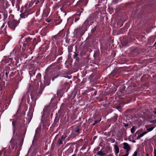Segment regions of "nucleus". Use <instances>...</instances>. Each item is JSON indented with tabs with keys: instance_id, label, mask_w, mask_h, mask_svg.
Returning a JSON list of instances; mask_svg holds the SVG:
<instances>
[{
	"instance_id": "40",
	"label": "nucleus",
	"mask_w": 156,
	"mask_h": 156,
	"mask_svg": "<svg viewBox=\"0 0 156 156\" xmlns=\"http://www.w3.org/2000/svg\"><path fill=\"white\" fill-rule=\"evenodd\" d=\"M64 92L61 89L57 91V94L58 97H61L62 96Z\"/></svg>"
},
{
	"instance_id": "35",
	"label": "nucleus",
	"mask_w": 156,
	"mask_h": 156,
	"mask_svg": "<svg viewBox=\"0 0 156 156\" xmlns=\"http://www.w3.org/2000/svg\"><path fill=\"white\" fill-rule=\"evenodd\" d=\"M99 31L98 27L97 25L96 26L91 30V33L95 34H96Z\"/></svg>"
},
{
	"instance_id": "49",
	"label": "nucleus",
	"mask_w": 156,
	"mask_h": 156,
	"mask_svg": "<svg viewBox=\"0 0 156 156\" xmlns=\"http://www.w3.org/2000/svg\"><path fill=\"white\" fill-rule=\"evenodd\" d=\"M136 0V5L137 6L139 5L142 4L143 3V1L142 0Z\"/></svg>"
},
{
	"instance_id": "34",
	"label": "nucleus",
	"mask_w": 156,
	"mask_h": 156,
	"mask_svg": "<svg viewBox=\"0 0 156 156\" xmlns=\"http://www.w3.org/2000/svg\"><path fill=\"white\" fill-rule=\"evenodd\" d=\"M65 137L63 136H62L61 137L59 138L58 141L57 145H59L60 146L61 144H63V142L64 140Z\"/></svg>"
},
{
	"instance_id": "10",
	"label": "nucleus",
	"mask_w": 156,
	"mask_h": 156,
	"mask_svg": "<svg viewBox=\"0 0 156 156\" xmlns=\"http://www.w3.org/2000/svg\"><path fill=\"white\" fill-rule=\"evenodd\" d=\"M20 18H19L18 20H14L7 21V24L9 28L12 30H14L16 27L19 25L20 23Z\"/></svg>"
},
{
	"instance_id": "50",
	"label": "nucleus",
	"mask_w": 156,
	"mask_h": 156,
	"mask_svg": "<svg viewBox=\"0 0 156 156\" xmlns=\"http://www.w3.org/2000/svg\"><path fill=\"white\" fill-rule=\"evenodd\" d=\"M10 72V70L9 69H7L6 70H4V73L5 74V75L6 76L8 77H9L8 75H9V73Z\"/></svg>"
},
{
	"instance_id": "37",
	"label": "nucleus",
	"mask_w": 156,
	"mask_h": 156,
	"mask_svg": "<svg viewBox=\"0 0 156 156\" xmlns=\"http://www.w3.org/2000/svg\"><path fill=\"white\" fill-rule=\"evenodd\" d=\"M77 102L78 101H76L75 99H74L73 98L72 100V103L73 104V108H75L76 109H77V107L76 106V105H77Z\"/></svg>"
},
{
	"instance_id": "7",
	"label": "nucleus",
	"mask_w": 156,
	"mask_h": 156,
	"mask_svg": "<svg viewBox=\"0 0 156 156\" xmlns=\"http://www.w3.org/2000/svg\"><path fill=\"white\" fill-rule=\"evenodd\" d=\"M53 74H51L45 70V75L44 76V87L42 88V84L41 83V84L40 87V89L38 90H40V89L44 88L47 86L49 85L50 83L51 79L53 78L54 77V76H53ZM43 90H42V91Z\"/></svg>"
},
{
	"instance_id": "29",
	"label": "nucleus",
	"mask_w": 156,
	"mask_h": 156,
	"mask_svg": "<svg viewBox=\"0 0 156 156\" xmlns=\"http://www.w3.org/2000/svg\"><path fill=\"white\" fill-rule=\"evenodd\" d=\"M126 88V87L124 85H123L119 87V92L120 93H121L120 95H122L124 94V93H125Z\"/></svg>"
},
{
	"instance_id": "30",
	"label": "nucleus",
	"mask_w": 156,
	"mask_h": 156,
	"mask_svg": "<svg viewBox=\"0 0 156 156\" xmlns=\"http://www.w3.org/2000/svg\"><path fill=\"white\" fill-rule=\"evenodd\" d=\"M148 112V116L150 117H151L153 116V113H154V114H156V108H154V110L152 109H150Z\"/></svg>"
},
{
	"instance_id": "25",
	"label": "nucleus",
	"mask_w": 156,
	"mask_h": 156,
	"mask_svg": "<svg viewBox=\"0 0 156 156\" xmlns=\"http://www.w3.org/2000/svg\"><path fill=\"white\" fill-rule=\"evenodd\" d=\"M62 39L57 34L52 36L51 39L52 41V43H54V42L62 40Z\"/></svg>"
},
{
	"instance_id": "51",
	"label": "nucleus",
	"mask_w": 156,
	"mask_h": 156,
	"mask_svg": "<svg viewBox=\"0 0 156 156\" xmlns=\"http://www.w3.org/2000/svg\"><path fill=\"white\" fill-rule=\"evenodd\" d=\"M29 74L30 75V77L33 76L35 75V70H33L31 71H30L29 72Z\"/></svg>"
},
{
	"instance_id": "9",
	"label": "nucleus",
	"mask_w": 156,
	"mask_h": 156,
	"mask_svg": "<svg viewBox=\"0 0 156 156\" xmlns=\"http://www.w3.org/2000/svg\"><path fill=\"white\" fill-rule=\"evenodd\" d=\"M12 97L11 95L7 98L5 100L4 104H0V112L2 113L5 110L7 109L11 101Z\"/></svg>"
},
{
	"instance_id": "59",
	"label": "nucleus",
	"mask_w": 156,
	"mask_h": 156,
	"mask_svg": "<svg viewBox=\"0 0 156 156\" xmlns=\"http://www.w3.org/2000/svg\"><path fill=\"white\" fill-rule=\"evenodd\" d=\"M14 16L12 14H10L9 16L8 21H10L15 20V19H14Z\"/></svg>"
},
{
	"instance_id": "39",
	"label": "nucleus",
	"mask_w": 156,
	"mask_h": 156,
	"mask_svg": "<svg viewBox=\"0 0 156 156\" xmlns=\"http://www.w3.org/2000/svg\"><path fill=\"white\" fill-rule=\"evenodd\" d=\"M118 116L117 115L115 114L113 117L110 119V122L112 123L116 122Z\"/></svg>"
},
{
	"instance_id": "53",
	"label": "nucleus",
	"mask_w": 156,
	"mask_h": 156,
	"mask_svg": "<svg viewBox=\"0 0 156 156\" xmlns=\"http://www.w3.org/2000/svg\"><path fill=\"white\" fill-rule=\"evenodd\" d=\"M101 120V118L99 117L98 119L94 121V123L92 124L93 126H94L97 123L99 122Z\"/></svg>"
},
{
	"instance_id": "52",
	"label": "nucleus",
	"mask_w": 156,
	"mask_h": 156,
	"mask_svg": "<svg viewBox=\"0 0 156 156\" xmlns=\"http://www.w3.org/2000/svg\"><path fill=\"white\" fill-rule=\"evenodd\" d=\"M15 73L13 71H12L10 70V72L9 73V79L12 78V77H13L15 75Z\"/></svg>"
},
{
	"instance_id": "28",
	"label": "nucleus",
	"mask_w": 156,
	"mask_h": 156,
	"mask_svg": "<svg viewBox=\"0 0 156 156\" xmlns=\"http://www.w3.org/2000/svg\"><path fill=\"white\" fill-rule=\"evenodd\" d=\"M126 88V87L124 85H123L119 87V92L120 93H121L120 95H122L124 94V93H125Z\"/></svg>"
},
{
	"instance_id": "4",
	"label": "nucleus",
	"mask_w": 156,
	"mask_h": 156,
	"mask_svg": "<svg viewBox=\"0 0 156 156\" xmlns=\"http://www.w3.org/2000/svg\"><path fill=\"white\" fill-rule=\"evenodd\" d=\"M62 65L58 64L56 63H53L48 67L46 70L51 74H53L54 77L53 78L52 80L53 81L54 79L58 76V71L61 69Z\"/></svg>"
},
{
	"instance_id": "42",
	"label": "nucleus",
	"mask_w": 156,
	"mask_h": 156,
	"mask_svg": "<svg viewBox=\"0 0 156 156\" xmlns=\"http://www.w3.org/2000/svg\"><path fill=\"white\" fill-rule=\"evenodd\" d=\"M44 0H35L34 1V3H35L36 5L39 4L40 5H41L44 2Z\"/></svg>"
},
{
	"instance_id": "32",
	"label": "nucleus",
	"mask_w": 156,
	"mask_h": 156,
	"mask_svg": "<svg viewBox=\"0 0 156 156\" xmlns=\"http://www.w3.org/2000/svg\"><path fill=\"white\" fill-rule=\"evenodd\" d=\"M135 6V5L133 2L130 3H126L125 5V6L126 8L130 9L133 8Z\"/></svg>"
},
{
	"instance_id": "5",
	"label": "nucleus",
	"mask_w": 156,
	"mask_h": 156,
	"mask_svg": "<svg viewBox=\"0 0 156 156\" xmlns=\"http://www.w3.org/2000/svg\"><path fill=\"white\" fill-rule=\"evenodd\" d=\"M53 111V109L50 106L46 107L43 110V114L41 120V122H45L48 121L49 120V115H50L51 117H52Z\"/></svg>"
},
{
	"instance_id": "6",
	"label": "nucleus",
	"mask_w": 156,
	"mask_h": 156,
	"mask_svg": "<svg viewBox=\"0 0 156 156\" xmlns=\"http://www.w3.org/2000/svg\"><path fill=\"white\" fill-rule=\"evenodd\" d=\"M57 48L55 45L51 46L49 54L46 58V60L50 62L54 61L57 56Z\"/></svg>"
},
{
	"instance_id": "18",
	"label": "nucleus",
	"mask_w": 156,
	"mask_h": 156,
	"mask_svg": "<svg viewBox=\"0 0 156 156\" xmlns=\"http://www.w3.org/2000/svg\"><path fill=\"white\" fill-rule=\"evenodd\" d=\"M41 133V129L39 127L37 128L35 130V133L32 143L33 145L34 144L35 141H36L38 138L40 136Z\"/></svg>"
},
{
	"instance_id": "20",
	"label": "nucleus",
	"mask_w": 156,
	"mask_h": 156,
	"mask_svg": "<svg viewBox=\"0 0 156 156\" xmlns=\"http://www.w3.org/2000/svg\"><path fill=\"white\" fill-rule=\"evenodd\" d=\"M5 148L3 149L0 152V156L3 154L4 156H10V155L11 151L9 149L4 150Z\"/></svg>"
},
{
	"instance_id": "46",
	"label": "nucleus",
	"mask_w": 156,
	"mask_h": 156,
	"mask_svg": "<svg viewBox=\"0 0 156 156\" xmlns=\"http://www.w3.org/2000/svg\"><path fill=\"white\" fill-rule=\"evenodd\" d=\"M27 97H29V94L27 92L23 96L21 99L22 102L24 101H25V98ZM28 98H29V97Z\"/></svg>"
},
{
	"instance_id": "45",
	"label": "nucleus",
	"mask_w": 156,
	"mask_h": 156,
	"mask_svg": "<svg viewBox=\"0 0 156 156\" xmlns=\"http://www.w3.org/2000/svg\"><path fill=\"white\" fill-rule=\"evenodd\" d=\"M37 40L36 38H34L32 40V45L33 47L35 46L38 43Z\"/></svg>"
},
{
	"instance_id": "11",
	"label": "nucleus",
	"mask_w": 156,
	"mask_h": 156,
	"mask_svg": "<svg viewBox=\"0 0 156 156\" xmlns=\"http://www.w3.org/2000/svg\"><path fill=\"white\" fill-rule=\"evenodd\" d=\"M88 0H79V16H80L81 12L84 10L83 8L88 3Z\"/></svg>"
},
{
	"instance_id": "12",
	"label": "nucleus",
	"mask_w": 156,
	"mask_h": 156,
	"mask_svg": "<svg viewBox=\"0 0 156 156\" xmlns=\"http://www.w3.org/2000/svg\"><path fill=\"white\" fill-rule=\"evenodd\" d=\"M21 46L20 45H17L15 48L10 53V56L12 55L15 56L16 55H19L22 54L21 51Z\"/></svg>"
},
{
	"instance_id": "17",
	"label": "nucleus",
	"mask_w": 156,
	"mask_h": 156,
	"mask_svg": "<svg viewBox=\"0 0 156 156\" xmlns=\"http://www.w3.org/2000/svg\"><path fill=\"white\" fill-rule=\"evenodd\" d=\"M33 12L32 10L28 9L26 10L25 12L20 14V16L21 18H25L27 17L28 16Z\"/></svg>"
},
{
	"instance_id": "62",
	"label": "nucleus",
	"mask_w": 156,
	"mask_h": 156,
	"mask_svg": "<svg viewBox=\"0 0 156 156\" xmlns=\"http://www.w3.org/2000/svg\"><path fill=\"white\" fill-rule=\"evenodd\" d=\"M97 154L98 155H99V156H103V155L105 154V153H104L103 152H101V151H98V152Z\"/></svg>"
},
{
	"instance_id": "48",
	"label": "nucleus",
	"mask_w": 156,
	"mask_h": 156,
	"mask_svg": "<svg viewBox=\"0 0 156 156\" xmlns=\"http://www.w3.org/2000/svg\"><path fill=\"white\" fill-rule=\"evenodd\" d=\"M114 147L115 149V152L116 154H118L119 152V147L117 145H114Z\"/></svg>"
},
{
	"instance_id": "26",
	"label": "nucleus",
	"mask_w": 156,
	"mask_h": 156,
	"mask_svg": "<svg viewBox=\"0 0 156 156\" xmlns=\"http://www.w3.org/2000/svg\"><path fill=\"white\" fill-rule=\"evenodd\" d=\"M123 148L126 150V152L129 153V151L130 150L131 147L127 143H124L123 144Z\"/></svg>"
},
{
	"instance_id": "58",
	"label": "nucleus",
	"mask_w": 156,
	"mask_h": 156,
	"mask_svg": "<svg viewBox=\"0 0 156 156\" xmlns=\"http://www.w3.org/2000/svg\"><path fill=\"white\" fill-rule=\"evenodd\" d=\"M5 44L4 43L3 44H1L0 45V51L3 50L5 48Z\"/></svg>"
},
{
	"instance_id": "21",
	"label": "nucleus",
	"mask_w": 156,
	"mask_h": 156,
	"mask_svg": "<svg viewBox=\"0 0 156 156\" xmlns=\"http://www.w3.org/2000/svg\"><path fill=\"white\" fill-rule=\"evenodd\" d=\"M135 87L134 86L130 85L126 89L125 91V94H132L134 91V88Z\"/></svg>"
},
{
	"instance_id": "23",
	"label": "nucleus",
	"mask_w": 156,
	"mask_h": 156,
	"mask_svg": "<svg viewBox=\"0 0 156 156\" xmlns=\"http://www.w3.org/2000/svg\"><path fill=\"white\" fill-rule=\"evenodd\" d=\"M72 21V24L73 23V21L74 22H76L78 20V14H76L73 16L69 19L68 21Z\"/></svg>"
},
{
	"instance_id": "38",
	"label": "nucleus",
	"mask_w": 156,
	"mask_h": 156,
	"mask_svg": "<svg viewBox=\"0 0 156 156\" xmlns=\"http://www.w3.org/2000/svg\"><path fill=\"white\" fill-rule=\"evenodd\" d=\"M11 38H12L10 36H5L4 38V43L5 44H7L9 42Z\"/></svg>"
},
{
	"instance_id": "1",
	"label": "nucleus",
	"mask_w": 156,
	"mask_h": 156,
	"mask_svg": "<svg viewBox=\"0 0 156 156\" xmlns=\"http://www.w3.org/2000/svg\"><path fill=\"white\" fill-rule=\"evenodd\" d=\"M12 120V124L13 126V136L17 137L16 141L12 142L11 144V147L12 149L13 150L15 147L17 148L18 143L20 147L23 145L24 138L23 136L22 133L20 132L22 131V128L25 129V120L24 117L23 116L18 117L16 120L13 119H11Z\"/></svg>"
},
{
	"instance_id": "47",
	"label": "nucleus",
	"mask_w": 156,
	"mask_h": 156,
	"mask_svg": "<svg viewBox=\"0 0 156 156\" xmlns=\"http://www.w3.org/2000/svg\"><path fill=\"white\" fill-rule=\"evenodd\" d=\"M100 54V53L99 51H96L95 52L94 54V56L95 58H98Z\"/></svg>"
},
{
	"instance_id": "8",
	"label": "nucleus",
	"mask_w": 156,
	"mask_h": 156,
	"mask_svg": "<svg viewBox=\"0 0 156 156\" xmlns=\"http://www.w3.org/2000/svg\"><path fill=\"white\" fill-rule=\"evenodd\" d=\"M73 58L71 62L74 63L73 68L75 70V71H77L78 70V51L77 45L75 46V51L73 52Z\"/></svg>"
},
{
	"instance_id": "61",
	"label": "nucleus",
	"mask_w": 156,
	"mask_h": 156,
	"mask_svg": "<svg viewBox=\"0 0 156 156\" xmlns=\"http://www.w3.org/2000/svg\"><path fill=\"white\" fill-rule=\"evenodd\" d=\"M123 126L125 127L126 128H128L130 127V125H129L128 123H126L125 122H123Z\"/></svg>"
},
{
	"instance_id": "54",
	"label": "nucleus",
	"mask_w": 156,
	"mask_h": 156,
	"mask_svg": "<svg viewBox=\"0 0 156 156\" xmlns=\"http://www.w3.org/2000/svg\"><path fill=\"white\" fill-rule=\"evenodd\" d=\"M122 0H113L111 2L112 5H115L120 2Z\"/></svg>"
},
{
	"instance_id": "33",
	"label": "nucleus",
	"mask_w": 156,
	"mask_h": 156,
	"mask_svg": "<svg viewBox=\"0 0 156 156\" xmlns=\"http://www.w3.org/2000/svg\"><path fill=\"white\" fill-rule=\"evenodd\" d=\"M66 31L64 29H62L60 30L57 34L62 39L64 36L65 35Z\"/></svg>"
},
{
	"instance_id": "44",
	"label": "nucleus",
	"mask_w": 156,
	"mask_h": 156,
	"mask_svg": "<svg viewBox=\"0 0 156 156\" xmlns=\"http://www.w3.org/2000/svg\"><path fill=\"white\" fill-rule=\"evenodd\" d=\"M45 54H40V52L38 54V56L37 57V59L38 60H40L41 59L44 58V55Z\"/></svg>"
},
{
	"instance_id": "15",
	"label": "nucleus",
	"mask_w": 156,
	"mask_h": 156,
	"mask_svg": "<svg viewBox=\"0 0 156 156\" xmlns=\"http://www.w3.org/2000/svg\"><path fill=\"white\" fill-rule=\"evenodd\" d=\"M120 70L119 68H116L114 69L109 74V77L111 78L112 77L117 78L120 73Z\"/></svg>"
},
{
	"instance_id": "22",
	"label": "nucleus",
	"mask_w": 156,
	"mask_h": 156,
	"mask_svg": "<svg viewBox=\"0 0 156 156\" xmlns=\"http://www.w3.org/2000/svg\"><path fill=\"white\" fill-rule=\"evenodd\" d=\"M37 26V25L35 21L34 20H31L29 23L28 27H29V28L30 29H35Z\"/></svg>"
},
{
	"instance_id": "14",
	"label": "nucleus",
	"mask_w": 156,
	"mask_h": 156,
	"mask_svg": "<svg viewBox=\"0 0 156 156\" xmlns=\"http://www.w3.org/2000/svg\"><path fill=\"white\" fill-rule=\"evenodd\" d=\"M32 38H30V37H25L23 40V42H22V43H23V47L22 49L24 50L27 47L29 46L32 44Z\"/></svg>"
},
{
	"instance_id": "2",
	"label": "nucleus",
	"mask_w": 156,
	"mask_h": 156,
	"mask_svg": "<svg viewBox=\"0 0 156 156\" xmlns=\"http://www.w3.org/2000/svg\"><path fill=\"white\" fill-rule=\"evenodd\" d=\"M37 90L38 88L35 86L34 87L30 94L32 102H31L30 104L29 111L27 114V117L26 118V122L28 124L30 123L32 119L36 101L42 93V89H40L38 91Z\"/></svg>"
},
{
	"instance_id": "19",
	"label": "nucleus",
	"mask_w": 156,
	"mask_h": 156,
	"mask_svg": "<svg viewBox=\"0 0 156 156\" xmlns=\"http://www.w3.org/2000/svg\"><path fill=\"white\" fill-rule=\"evenodd\" d=\"M72 129V136L75 137L78 134V125H76L73 126Z\"/></svg>"
},
{
	"instance_id": "63",
	"label": "nucleus",
	"mask_w": 156,
	"mask_h": 156,
	"mask_svg": "<svg viewBox=\"0 0 156 156\" xmlns=\"http://www.w3.org/2000/svg\"><path fill=\"white\" fill-rule=\"evenodd\" d=\"M84 118H83L80 117L79 119V124L80 123V125L83 122V120H84Z\"/></svg>"
},
{
	"instance_id": "31",
	"label": "nucleus",
	"mask_w": 156,
	"mask_h": 156,
	"mask_svg": "<svg viewBox=\"0 0 156 156\" xmlns=\"http://www.w3.org/2000/svg\"><path fill=\"white\" fill-rule=\"evenodd\" d=\"M9 77H8L5 75V74L3 73H1L0 74V80H4L6 81H8L9 80Z\"/></svg>"
},
{
	"instance_id": "41",
	"label": "nucleus",
	"mask_w": 156,
	"mask_h": 156,
	"mask_svg": "<svg viewBox=\"0 0 156 156\" xmlns=\"http://www.w3.org/2000/svg\"><path fill=\"white\" fill-rule=\"evenodd\" d=\"M94 90V89L91 87H88L87 88V89L85 90L84 92V93L85 94H87V93L91 91H93Z\"/></svg>"
},
{
	"instance_id": "27",
	"label": "nucleus",
	"mask_w": 156,
	"mask_h": 156,
	"mask_svg": "<svg viewBox=\"0 0 156 156\" xmlns=\"http://www.w3.org/2000/svg\"><path fill=\"white\" fill-rule=\"evenodd\" d=\"M64 51L63 47H59L57 48V55H62Z\"/></svg>"
},
{
	"instance_id": "57",
	"label": "nucleus",
	"mask_w": 156,
	"mask_h": 156,
	"mask_svg": "<svg viewBox=\"0 0 156 156\" xmlns=\"http://www.w3.org/2000/svg\"><path fill=\"white\" fill-rule=\"evenodd\" d=\"M4 27L5 24H3L0 28V35L2 33H4V31L2 30V29Z\"/></svg>"
},
{
	"instance_id": "16",
	"label": "nucleus",
	"mask_w": 156,
	"mask_h": 156,
	"mask_svg": "<svg viewBox=\"0 0 156 156\" xmlns=\"http://www.w3.org/2000/svg\"><path fill=\"white\" fill-rule=\"evenodd\" d=\"M144 12V10L143 9H141L137 11V12L136 11H133L132 13V14H133L135 15V14L136 13H138L136 18L140 20V21H141V19L143 17V14Z\"/></svg>"
},
{
	"instance_id": "55",
	"label": "nucleus",
	"mask_w": 156,
	"mask_h": 156,
	"mask_svg": "<svg viewBox=\"0 0 156 156\" xmlns=\"http://www.w3.org/2000/svg\"><path fill=\"white\" fill-rule=\"evenodd\" d=\"M74 35L75 37H77L78 36V28H77L74 30Z\"/></svg>"
},
{
	"instance_id": "3",
	"label": "nucleus",
	"mask_w": 156,
	"mask_h": 156,
	"mask_svg": "<svg viewBox=\"0 0 156 156\" xmlns=\"http://www.w3.org/2000/svg\"><path fill=\"white\" fill-rule=\"evenodd\" d=\"M96 21V15L94 13L90 14L85 21L81 28H79V34L80 36H82L85 31L87 30V27L90 25H92Z\"/></svg>"
},
{
	"instance_id": "60",
	"label": "nucleus",
	"mask_w": 156,
	"mask_h": 156,
	"mask_svg": "<svg viewBox=\"0 0 156 156\" xmlns=\"http://www.w3.org/2000/svg\"><path fill=\"white\" fill-rule=\"evenodd\" d=\"M73 49V45H70L68 46V51L69 53L72 51Z\"/></svg>"
},
{
	"instance_id": "24",
	"label": "nucleus",
	"mask_w": 156,
	"mask_h": 156,
	"mask_svg": "<svg viewBox=\"0 0 156 156\" xmlns=\"http://www.w3.org/2000/svg\"><path fill=\"white\" fill-rule=\"evenodd\" d=\"M62 21V20L61 19L60 17L59 16H57L54 20V23L56 25L59 24Z\"/></svg>"
},
{
	"instance_id": "13",
	"label": "nucleus",
	"mask_w": 156,
	"mask_h": 156,
	"mask_svg": "<svg viewBox=\"0 0 156 156\" xmlns=\"http://www.w3.org/2000/svg\"><path fill=\"white\" fill-rule=\"evenodd\" d=\"M49 45V42L47 41L40 48V54H44L46 51L48 49Z\"/></svg>"
},
{
	"instance_id": "43",
	"label": "nucleus",
	"mask_w": 156,
	"mask_h": 156,
	"mask_svg": "<svg viewBox=\"0 0 156 156\" xmlns=\"http://www.w3.org/2000/svg\"><path fill=\"white\" fill-rule=\"evenodd\" d=\"M62 39L61 40H59V41H56L54 42V43H55L56 45L58 46V47H62L61 46V45L62 44Z\"/></svg>"
},
{
	"instance_id": "36",
	"label": "nucleus",
	"mask_w": 156,
	"mask_h": 156,
	"mask_svg": "<svg viewBox=\"0 0 156 156\" xmlns=\"http://www.w3.org/2000/svg\"><path fill=\"white\" fill-rule=\"evenodd\" d=\"M132 52L135 54H139L140 53V49L137 47H135L133 49Z\"/></svg>"
},
{
	"instance_id": "64",
	"label": "nucleus",
	"mask_w": 156,
	"mask_h": 156,
	"mask_svg": "<svg viewBox=\"0 0 156 156\" xmlns=\"http://www.w3.org/2000/svg\"><path fill=\"white\" fill-rule=\"evenodd\" d=\"M41 76V75L40 73H38L36 76V79H37V80H38L39 81H40V79Z\"/></svg>"
},
{
	"instance_id": "56",
	"label": "nucleus",
	"mask_w": 156,
	"mask_h": 156,
	"mask_svg": "<svg viewBox=\"0 0 156 156\" xmlns=\"http://www.w3.org/2000/svg\"><path fill=\"white\" fill-rule=\"evenodd\" d=\"M64 86L65 87V88H66V89H67L66 90V91H67L68 89L69 88L70 84L69 83L66 82L65 83Z\"/></svg>"
}]
</instances>
